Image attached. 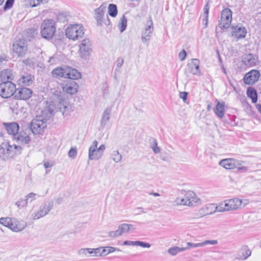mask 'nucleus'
I'll return each mask as SVG.
<instances>
[{
    "label": "nucleus",
    "instance_id": "54",
    "mask_svg": "<svg viewBox=\"0 0 261 261\" xmlns=\"http://www.w3.org/2000/svg\"><path fill=\"white\" fill-rule=\"evenodd\" d=\"M239 208H241L242 207H245L246 205L249 203V201L248 199H239Z\"/></svg>",
    "mask_w": 261,
    "mask_h": 261
},
{
    "label": "nucleus",
    "instance_id": "19",
    "mask_svg": "<svg viewBox=\"0 0 261 261\" xmlns=\"http://www.w3.org/2000/svg\"><path fill=\"white\" fill-rule=\"evenodd\" d=\"M232 35L233 36H234L238 39L244 38L245 37L247 33V30L242 24H239L236 26H233L232 27Z\"/></svg>",
    "mask_w": 261,
    "mask_h": 261
},
{
    "label": "nucleus",
    "instance_id": "32",
    "mask_svg": "<svg viewBox=\"0 0 261 261\" xmlns=\"http://www.w3.org/2000/svg\"><path fill=\"white\" fill-rule=\"evenodd\" d=\"M111 112H112V109L110 107H107L105 110V111L102 115V117H101V121H100L101 125L102 126L104 127L106 125L107 122L109 121V120L110 119V115H111Z\"/></svg>",
    "mask_w": 261,
    "mask_h": 261
},
{
    "label": "nucleus",
    "instance_id": "38",
    "mask_svg": "<svg viewBox=\"0 0 261 261\" xmlns=\"http://www.w3.org/2000/svg\"><path fill=\"white\" fill-rule=\"evenodd\" d=\"M216 207L217 206L215 204L211 203L206 205L203 209L206 215H210L217 212V209L216 208Z\"/></svg>",
    "mask_w": 261,
    "mask_h": 261
},
{
    "label": "nucleus",
    "instance_id": "58",
    "mask_svg": "<svg viewBox=\"0 0 261 261\" xmlns=\"http://www.w3.org/2000/svg\"><path fill=\"white\" fill-rule=\"evenodd\" d=\"M188 93L187 92H180L179 93V97L181 98L184 101H185L187 98Z\"/></svg>",
    "mask_w": 261,
    "mask_h": 261
},
{
    "label": "nucleus",
    "instance_id": "13",
    "mask_svg": "<svg viewBox=\"0 0 261 261\" xmlns=\"http://www.w3.org/2000/svg\"><path fill=\"white\" fill-rule=\"evenodd\" d=\"M13 51L18 56L23 57L28 50L27 42L23 39H20L13 44Z\"/></svg>",
    "mask_w": 261,
    "mask_h": 261
},
{
    "label": "nucleus",
    "instance_id": "17",
    "mask_svg": "<svg viewBox=\"0 0 261 261\" xmlns=\"http://www.w3.org/2000/svg\"><path fill=\"white\" fill-rule=\"evenodd\" d=\"M104 13V8L101 6L95 10V18L96 20L97 24L98 26L102 25L103 23L107 25L110 24V21L108 16H107L106 21L103 22Z\"/></svg>",
    "mask_w": 261,
    "mask_h": 261
},
{
    "label": "nucleus",
    "instance_id": "57",
    "mask_svg": "<svg viewBox=\"0 0 261 261\" xmlns=\"http://www.w3.org/2000/svg\"><path fill=\"white\" fill-rule=\"evenodd\" d=\"M60 110L61 112H62L63 114L65 115L66 110L68 109V106L66 105V102H65V104H64V101L63 102V108H62V107H61V105H62L61 102H60Z\"/></svg>",
    "mask_w": 261,
    "mask_h": 261
},
{
    "label": "nucleus",
    "instance_id": "24",
    "mask_svg": "<svg viewBox=\"0 0 261 261\" xmlns=\"http://www.w3.org/2000/svg\"><path fill=\"white\" fill-rule=\"evenodd\" d=\"M218 243L217 240H206L201 243H193L191 242H188L187 246L184 247L186 250L190 249L191 248L202 247L207 245H216Z\"/></svg>",
    "mask_w": 261,
    "mask_h": 261
},
{
    "label": "nucleus",
    "instance_id": "23",
    "mask_svg": "<svg viewBox=\"0 0 261 261\" xmlns=\"http://www.w3.org/2000/svg\"><path fill=\"white\" fill-rule=\"evenodd\" d=\"M34 80L33 75L28 73H24L21 75L18 82L19 85L28 86L33 84Z\"/></svg>",
    "mask_w": 261,
    "mask_h": 261
},
{
    "label": "nucleus",
    "instance_id": "22",
    "mask_svg": "<svg viewBox=\"0 0 261 261\" xmlns=\"http://www.w3.org/2000/svg\"><path fill=\"white\" fill-rule=\"evenodd\" d=\"M6 129L9 135L12 136V138L19 133V125L16 122L4 123Z\"/></svg>",
    "mask_w": 261,
    "mask_h": 261
},
{
    "label": "nucleus",
    "instance_id": "36",
    "mask_svg": "<svg viewBox=\"0 0 261 261\" xmlns=\"http://www.w3.org/2000/svg\"><path fill=\"white\" fill-rule=\"evenodd\" d=\"M247 95L251 99L253 103H256L257 101V94L256 91L252 87H249L247 91Z\"/></svg>",
    "mask_w": 261,
    "mask_h": 261
},
{
    "label": "nucleus",
    "instance_id": "40",
    "mask_svg": "<svg viewBox=\"0 0 261 261\" xmlns=\"http://www.w3.org/2000/svg\"><path fill=\"white\" fill-rule=\"evenodd\" d=\"M185 250L186 248H184V247L174 246L169 248L167 250V252L170 255L174 256L176 255L177 253L183 252Z\"/></svg>",
    "mask_w": 261,
    "mask_h": 261
},
{
    "label": "nucleus",
    "instance_id": "9",
    "mask_svg": "<svg viewBox=\"0 0 261 261\" xmlns=\"http://www.w3.org/2000/svg\"><path fill=\"white\" fill-rule=\"evenodd\" d=\"M92 50V43L88 38H85L82 41L79 45V54L80 57L85 60L89 57Z\"/></svg>",
    "mask_w": 261,
    "mask_h": 261
},
{
    "label": "nucleus",
    "instance_id": "12",
    "mask_svg": "<svg viewBox=\"0 0 261 261\" xmlns=\"http://www.w3.org/2000/svg\"><path fill=\"white\" fill-rule=\"evenodd\" d=\"M153 30V22L151 18H150L149 20L147 22L144 30L142 32L141 40L143 43H146L150 41Z\"/></svg>",
    "mask_w": 261,
    "mask_h": 261
},
{
    "label": "nucleus",
    "instance_id": "25",
    "mask_svg": "<svg viewBox=\"0 0 261 261\" xmlns=\"http://www.w3.org/2000/svg\"><path fill=\"white\" fill-rule=\"evenodd\" d=\"M242 62L245 65L252 67L257 64L258 60L255 56L253 54H249L244 57Z\"/></svg>",
    "mask_w": 261,
    "mask_h": 261
},
{
    "label": "nucleus",
    "instance_id": "34",
    "mask_svg": "<svg viewBox=\"0 0 261 261\" xmlns=\"http://www.w3.org/2000/svg\"><path fill=\"white\" fill-rule=\"evenodd\" d=\"M100 249L99 256L106 255L110 253L113 252L115 251H121V250L117 248L113 247L107 246L106 247H100Z\"/></svg>",
    "mask_w": 261,
    "mask_h": 261
},
{
    "label": "nucleus",
    "instance_id": "21",
    "mask_svg": "<svg viewBox=\"0 0 261 261\" xmlns=\"http://www.w3.org/2000/svg\"><path fill=\"white\" fill-rule=\"evenodd\" d=\"M26 225V223L23 221L12 219L9 228L13 231L19 232L23 230Z\"/></svg>",
    "mask_w": 261,
    "mask_h": 261
},
{
    "label": "nucleus",
    "instance_id": "52",
    "mask_svg": "<svg viewBox=\"0 0 261 261\" xmlns=\"http://www.w3.org/2000/svg\"><path fill=\"white\" fill-rule=\"evenodd\" d=\"M15 0H6L4 7V11H7L10 9L13 6Z\"/></svg>",
    "mask_w": 261,
    "mask_h": 261
},
{
    "label": "nucleus",
    "instance_id": "59",
    "mask_svg": "<svg viewBox=\"0 0 261 261\" xmlns=\"http://www.w3.org/2000/svg\"><path fill=\"white\" fill-rule=\"evenodd\" d=\"M237 168H238V171L242 173L246 172L248 170V167L245 166H238Z\"/></svg>",
    "mask_w": 261,
    "mask_h": 261
},
{
    "label": "nucleus",
    "instance_id": "45",
    "mask_svg": "<svg viewBox=\"0 0 261 261\" xmlns=\"http://www.w3.org/2000/svg\"><path fill=\"white\" fill-rule=\"evenodd\" d=\"M88 257L98 256L100 254V249L97 248H88Z\"/></svg>",
    "mask_w": 261,
    "mask_h": 261
},
{
    "label": "nucleus",
    "instance_id": "18",
    "mask_svg": "<svg viewBox=\"0 0 261 261\" xmlns=\"http://www.w3.org/2000/svg\"><path fill=\"white\" fill-rule=\"evenodd\" d=\"M32 95V91L28 88H20L16 89L14 97L17 99L27 100L29 99Z\"/></svg>",
    "mask_w": 261,
    "mask_h": 261
},
{
    "label": "nucleus",
    "instance_id": "28",
    "mask_svg": "<svg viewBox=\"0 0 261 261\" xmlns=\"http://www.w3.org/2000/svg\"><path fill=\"white\" fill-rule=\"evenodd\" d=\"M81 77V73L76 69L66 66V78L76 80Z\"/></svg>",
    "mask_w": 261,
    "mask_h": 261
},
{
    "label": "nucleus",
    "instance_id": "33",
    "mask_svg": "<svg viewBox=\"0 0 261 261\" xmlns=\"http://www.w3.org/2000/svg\"><path fill=\"white\" fill-rule=\"evenodd\" d=\"M225 103L223 101H218L214 110L215 113L219 118H222L224 114Z\"/></svg>",
    "mask_w": 261,
    "mask_h": 261
},
{
    "label": "nucleus",
    "instance_id": "51",
    "mask_svg": "<svg viewBox=\"0 0 261 261\" xmlns=\"http://www.w3.org/2000/svg\"><path fill=\"white\" fill-rule=\"evenodd\" d=\"M77 150H76V147H74V148L72 147L69 150L68 153V155L70 158H71L72 159H74L77 155Z\"/></svg>",
    "mask_w": 261,
    "mask_h": 261
},
{
    "label": "nucleus",
    "instance_id": "64",
    "mask_svg": "<svg viewBox=\"0 0 261 261\" xmlns=\"http://www.w3.org/2000/svg\"><path fill=\"white\" fill-rule=\"evenodd\" d=\"M137 210L139 211V213H145L146 212L143 211V208L141 207L137 208Z\"/></svg>",
    "mask_w": 261,
    "mask_h": 261
},
{
    "label": "nucleus",
    "instance_id": "44",
    "mask_svg": "<svg viewBox=\"0 0 261 261\" xmlns=\"http://www.w3.org/2000/svg\"><path fill=\"white\" fill-rule=\"evenodd\" d=\"M150 146L154 153L156 154L160 152V148L158 146V143L156 139H152L150 140Z\"/></svg>",
    "mask_w": 261,
    "mask_h": 261
},
{
    "label": "nucleus",
    "instance_id": "56",
    "mask_svg": "<svg viewBox=\"0 0 261 261\" xmlns=\"http://www.w3.org/2000/svg\"><path fill=\"white\" fill-rule=\"evenodd\" d=\"M187 56V53L185 49H182L178 55L180 61H184Z\"/></svg>",
    "mask_w": 261,
    "mask_h": 261
},
{
    "label": "nucleus",
    "instance_id": "53",
    "mask_svg": "<svg viewBox=\"0 0 261 261\" xmlns=\"http://www.w3.org/2000/svg\"><path fill=\"white\" fill-rule=\"evenodd\" d=\"M88 248H81L79 249L77 251V254L79 256L82 257H88Z\"/></svg>",
    "mask_w": 261,
    "mask_h": 261
},
{
    "label": "nucleus",
    "instance_id": "8",
    "mask_svg": "<svg viewBox=\"0 0 261 261\" xmlns=\"http://www.w3.org/2000/svg\"><path fill=\"white\" fill-rule=\"evenodd\" d=\"M30 130L28 129H21L17 134L14 137L13 140L15 141L19 146H29L31 142V138L30 137Z\"/></svg>",
    "mask_w": 261,
    "mask_h": 261
},
{
    "label": "nucleus",
    "instance_id": "41",
    "mask_svg": "<svg viewBox=\"0 0 261 261\" xmlns=\"http://www.w3.org/2000/svg\"><path fill=\"white\" fill-rule=\"evenodd\" d=\"M208 12L209 6L208 4L207 3L203 8V16L204 17V18H203V24L205 28H206L207 27Z\"/></svg>",
    "mask_w": 261,
    "mask_h": 261
},
{
    "label": "nucleus",
    "instance_id": "39",
    "mask_svg": "<svg viewBox=\"0 0 261 261\" xmlns=\"http://www.w3.org/2000/svg\"><path fill=\"white\" fill-rule=\"evenodd\" d=\"M227 202H228V204L231 211H236L239 208L238 205L239 202V198H236L227 199Z\"/></svg>",
    "mask_w": 261,
    "mask_h": 261
},
{
    "label": "nucleus",
    "instance_id": "46",
    "mask_svg": "<svg viewBox=\"0 0 261 261\" xmlns=\"http://www.w3.org/2000/svg\"><path fill=\"white\" fill-rule=\"evenodd\" d=\"M174 205H187L186 200L185 197H177L176 199L173 201Z\"/></svg>",
    "mask_w": 261,
    "mask_h": 261
},
{
    "label": "nucleus",
    "instance_id": "60",
    "mask_svg": "<svg viewBox=\"0 0 261 261\" xmlns=\"http://www.w3.org/2000/svg\"><path fill=\"white\" fill-rule=\"evenodd\" d=\"M5 182V178L4 176H0V188H2L4 186V185Z\"/></svg>",
    "mask_w": 261,
    "mask_h": 261
},
{
    "label": "nucleus",
    "instance_id": "6",
    "mask_svg": "<svg viewBox=\"0 0 261 261\" xmlns=\"http://www.w3.org/2000/svg\"><path fill=\"white\" fill-rule=\"evenodd\" d=\"M46 119L41 116H37L30 124L32 132L34 134H40L43 132L46 127Z\"/></svg>",
    "mask_w": 261,
    "mask_h": 261
},
{
    "label": "nucleus",
    "instance_id": "37",
    "mask_svg": "<svg viewBox=\"0 0 261 261\" xmlns=\"http://www.w3.org/2000/svg\"><path fill=\"white\" fill-rule=\"evenodd\" d=\"M46 0H24L26 7H35L41 3H46Z\"/></svg>",
    "mask_w": 261,
    "mask_h": 261
},
{
    "label": "nucleus",
    "instance_id": "43",
    "mask_svg": "<svg viewBox=\"0 0 261 261\" xmlns=\"http://www.w3.org/2000/svg\"><path fill=\"white\" fill-rule=\"evenodd\" d=\"M111 156L112 160L116 163L120 162L122 159V155L118 150H114L111 153Z\"/></svg>",
    "mask_w": 261,
    "mask_h": 261
},
{
    "label": "nucleus",
    "instance_id": "30",
    "mask_svg": "<svg viewBox=\"0 0 261 261\" xmlns=\"http://www.w3.org/2000/svg\"><path fill=\"white\" fill-rule=\"evenodd\" d=\"M66 66L59 67L54 69L51 74L53 77L56 78L64 77L66 78Z\"/></svg>",
    "mask_w": 261,
    "mask_h": 261
},
{
    "label": "nucleus",
    "instance_id": "61",
    "mask_svg": "<svg viewBox=\"0 0 261 261\" xmlns=\"http://www.w3.org/2000/svg\"><path fill=\"white\" fill-rule=\"evenodd\" d=\"M23 62L27 64V65H31L32 64H33V61L32 60L30 59H26V60H24L23 61Z\"/></svg>",
    "mask_w": 261,
    "mask_h": 261
},
{
    "label": "nucleus",
    "instance_id": "55",
    "mask_svg": "<svg viewBox=\"0 0 261 261\" xmlns=\"http://www.w3.org/2000/svg\"><path fill=\"white\" fill-rule=\"evenodd\" d=\"M115 63L117 68H121L124 63L123 58L122 57L118 58Z\"/></svg>",
    "mask_w": 261,
    "mask_h": 261
},
{
    "label": "nucleus",
    "instance_id": "50",
    "mask_svg": "<svg viewBox=\"0 0 261 261\" xmlns=\"http://www.w3.org/2000/svg\"><path fill=\"white\" fill-rule=\"evenodd\" d=\"M37 194L31 192L27 194L25 196V198L27 201L28 203L32 202L36 199Z\"/></svg>",
    "mask_w": 261,
    "mask_h": 261
},
{
    "label": "nucleus",
    "instance_id": "29",
    "mask_svg": "<svg viewBox=\"0 0 261 261\" xmlns=\"http://www.w3.org/2000/svg\"><path fill=\"white\" fill-rule=\"evenodd\" d=\"M251 251L247 246H243L239 251L237 258L239 259L244 260L247 258L251 255Z\"/></svg>",
    "mask_w": 261,
    "mask_h": 261
},
{
    "label": "nucleus",
    "instance_id": "48",
    "mask_svg": "<svg viewBox=\"0 0 261 261\" xmlns=\"http://www.w3.org/2000/svg\"><path fill=\"white\" fill-rule=\"evenodd\" d=\"M126 26L127 19L126 17L123 15L121 18V23L119 25L120 31L121 33L126 29Z\"/></svg>",
    "mask_w": 261,
    "mask_h": 261
},
{
    "label": "nucleus",
    "instance_id": "1",
    "mask_svg": "<svg viewBox=\"0 0 261 261\" xmlns=\"http://www.w3.org/2000/svg\"><path fill=\"white\" fill-rule=\"evenodd\" d=\"M21 150V146L11 145L8 142L3 143L0 146V158L4 160H9L16 153H20Z\"/></svg>",
    "mask_w": 261,
    "mask_h": 261
},
{
    "label": "nucleus",
    "instance_id": "14",
    "mask_svg": "<svg viewBox=\"0 0 261 261\" xmlns=\"http://www.w3.org/2000/svg\"><path fill=\"white\" fill-rule=\"evenodd\" d=\"M260 72L258 70L253 69L247 72L244 77L243 80L246 85H253L259 79Z\"/></svg>",
    "mask_w": 261,
    "mask_h": 261
},
{
    "label": "nucleus",
    "instance_id": "42",
    "mask_svg": "<svg viewBox=\"0 0 261 261\" xmlns=\"http://www.w3.org/2000/svg\"><path fill=\"white\" fill-rule=\"evenodd\" d=\"M118 11L117 6L113 4H110L108 6V13L112 17H115L117 15Z\"/></svg>",
    "mask_w": 261,
    "mask_h": 261
},
{
    "label": "nucleus",
    "instance_id": "2",
    "mask_svg": "<svg viewBox=\"0 0 261 261\" xmlns=\"http://www.w3.org/2000/svg\"><path fill=\"white\" fill-rule=\"evenodd\" d=\"M56 32L55 22L52 19L45 20L43 21L41 27V34L43 38L51 39Z\"/></svg>",
    "mask_w": 261,
    "mask_h": 261
},
{
    "label": "nucleus",
    "instance_id": "11",
    "mask_svg": "<svg viewBox=\"0 0 261 261\" xmlns=\"http://www.w3.org/2000/svg\"><path fill=\"white\" fill-rule=\"evenodd\" d=\"M232 20V12L230 9L225 8L221 12V19L219 25L221 29H227L230 25Z\"/></svg>",
    "mask_w": 261,
    "mask_h": 261
},
{
    "label": "nucleus",
    "instance_id": "10",
    "mask_svg": "<svg viewBox=\"0 0 261 261\" xmlns=\"http://www.w3.org/2000/svg\"><path fill=\"white\" fill-rule=\"evenodd\" d=\"M135 229V228L132 224L123 223L118 226L117 230L109 231L108 235L110 238H115L122 236L123 233H127L130 230Z\"/></svg>",
    "mask_w": 261,
    "mask_h": 261
},
{
    "label": "nucleus",
    "instance_id": "27",
    "mask_svg": "<svg viewBox=\"0 0 261 261\" xmlns=\"http://www.w3.org/2000/svg\"><path fill=\"white\" fill-rule=\"evenodd\" d=\"M77 88L78 85L74 81H71L62 87L63 91L70 94L75 93Z\"/></svg>",
    "mask_w": 261,
    "mask_h": 261
},
{
    "label": "nucleus",
    "instance_id": "5",
    "mask_svg": "<svg viewBox=\"0 0 261 261\" xmlns=\"http://www.w3.org/2000/svg\"><path fill=\"white\" fill-rule=\"evenodd\" d=\"M16 85L12 82H2L0 83V96L8 98L14 95Z\"/></svg>",
    "mask_w": 261,
    "mask_h": 261
},
{
    "label": "nucleus",
    "instance_id": "62",
    "mask_svg": "<svg viewBox=\"0 0 261 261\" xmlns=\"http://www.w3.org/2000/svg\"><path fill=\"white\" fill-rule=\"evenodd\" d=\"M149 194L150 195L154 196L155 197H157V196H160V194L159 193L153 192H150L149 193Z\"/></svg>",
    "mask_w": 261,
    "mask_h": 261
},
{
    "label": "nucleus",
    "instance_id": "7",
    "mask_svg": "<svg viewBox=\"0 0 261 261\" xmlns=\"http://www.w3.org/2000/svg\"><path fill=\"white\" fill-rule=\"evenodd\" d=\"M53 207V202L51 201H48L44 203L43 205H42L39 210L36 212L33 213L31 217V219L34 220H36L40 218L46 216L48 213L50 211V210Z\"/></svg>",
    "mask_w": 261,
    "mask_h": 261
},
{
    "label": "nucleus",
    "instance_id": "63",
    "mask_svg": "<svg viewBox=\"0 0 261 261\" xmlns=\"http://www.w3.org/2000/svg\"><path fill=\"white\" fill-rule=\"evenodd\" d=\"M43 165L45 168H48L51 166V165H50L48 162H44Z\"/></svg>",
    "mask_w": 261,
    "mask_h": 261
},
{
    "label": "nucleus",
    "instance_id": "35",
    "mask_svg": "<svg viewBox=\"0 0 261 261\" xmlns=\"http://www.w3.org/2000/svg\"><path fill=\"white\" fill-rule=\"evenodd\" d=\"M216 208L217 209V212H219L231 211L227 199L221 202Z\"/></svg>",
    "mask_w": 261,
    "mask_h": 261
},
{
    "label": "nucleus",
    "instance_id": "15",
    "mask_svg": "<svg viewBox=\"0 0 261 261\" xmlns=\"http://www.w3.org/2000/svg\"><path fill=\"white\" fill-rule=\"evenodd\" d=\"M199 64L200 61L198 59H192L191 62L187 64L186 73H190L194 75H200Z\"/></svg>",
    "mask_w": 261,
    "mask_h": 261
},
{
    "label": "nucleus",
    "instance_id": "49",
    "mask_svg": "<svg viewBox=\"0 0 261 261\" xmlns=\"http://www.w3.org/2000/svg\"><path fill=\"white\" fill-rule=\"evenodd\" d=\"M12 218L9 217L0 218V224L9 228Z\"/></svg>",
    "mask_w": 261,
    "mask_h": 261
},
{
    "label": "nucleus",
    "instance_id": "26",
    "mask_svg": "<svg viewBox=\"0 0 261 261\" xmlns=\"http://www.w3.org/2000/svg\"><path fill=\"white\" fill-rule=\"evenodd\" d=\"M14 79L12 71L10 69H4L1 72L0 79L2 82H12Z\"/></svg>",
    "mask_w": 261,
    "mask_h": 261
},
{
    "label": "nucleus",
    "instance_id": "20",
    "mask_svg": "<svg viewBox=\"0 0 261 261\" xmlns=\"http://www.w3.org/2000/svg\"><path fill=\"white\" fill-rule=\"evenodd\" d=\"M187 205L192 206L200 202V199L192 191H188L185 195Z\"/></svg>",
    "mask_w": 261,
    "mask_h": 261
},
{
    "label": "nucleus",
    "instance_id": "31",
    "mask_svg": "<svg viewBox=\"0 0 261 261\" xmlns=\"http://www.w3.org/2000/svg\"><path fill=\"white\" fill-rule=\"evenodd\" d=\"M123 245L133 246H140L143 248H149L151 245L146 242L140 241H125L123 242Z\"/></svg>",
    "mask_w": 261,
    "mask_h": 261
},
{
    "label": "nucleus",
    "instance_id": "3",
    "mask_svg": "<svg viewBox=\"0 0 261 261\" xmlns=\"http://www.w3.org/2000/svg\"><path fill=\"white\" fill-rule=\"evenodd\" d=\"M98 142L94 140L88 150V159L89 160L97 161L99 160L103 155L104 151L106 149L105 145H101L97 148Z\"/></svg>",
    "mask_w": 261,
    "mask_h": 261
},
{
    "label": "nucleus",
    "instance_id": "4",
    "mask_svg": "<svg viewBox=\"0 0 261 261\" xmlns=\"http://www.w3.org/2000/svg\"><path fill=\"white\" fill-rule=\"evenodd\" d=\"M65 33L68 38L75 40L83 36L84 30L81 24H71L67 28Z\"/></svg>",
    "mask_w": 261,
    "mask_h": 261
},
{
    "label": "nucleus",
    "instance_id": "47",
    "mask_svg": "<svg viewBox=\"0 0 261 261\" xmlns=\"http://www.w3.org/2000/svg\"><path fill=\"white\" fill-rule=\"evenodd\" d=\"M28 202L26 200L25 198L24 199H20L17 201H16L15 204L17 206L18 208H22L27 206Z\"/></svg>",
    "mask_w": 261,
    "mask_h": 261
},
{
    "label": "nucleus",
    "instance_id": "16",
    "mask_svg": "<svg viewBox=\"0 0 261 261\" xmlns=\"http://www.w3.org/2000/svg\"><path fill=\"white\" fill-rule=\"evenodd\" d=\"M243 163L233 159H226L221 160L219 164L226 169H232L237 168L238 166H241Z\"/></svg>",
    "mask_w": 261,
    "mask_h": 261
}]
</instances>
